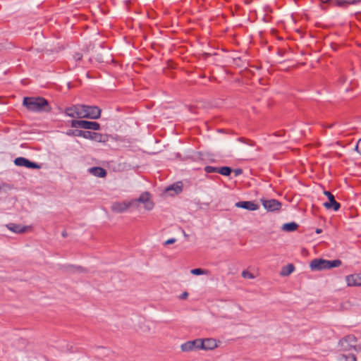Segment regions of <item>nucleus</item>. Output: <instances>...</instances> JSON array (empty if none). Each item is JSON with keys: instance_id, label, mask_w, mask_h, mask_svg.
Wrapping results in <instances>:
<instances>
[{"instance_id": "obj_13", "label": "nucleus", "mask_w": 361, "mask_h": 361, "mask_svg": "<svg viewBox=\"0 0 361 361\" xmlns=\"http://www.w3.org/2000/svg\"><path fill=\"white\" fill-rule=\"evenodd\" d=\"M130 206H132V202H114L111 205V210L116 213H123L126 212Z\"/></svg>"}, {"instance_id": "obj_22", "label": "nucleus", "mask_w": 361, "mask_h": 361, "mask_svg": "<svg viewBox=\"0 0 361 361\" xmlns=\"http://www.w3.org/2000/svg\"><path fill=\"white\" fill-rule=\"evenodd\" d=\"M203 343H204V348H201V349H203V350H212L216 346V344L215 343V341L213 339L203 340Z\"/></svg>"}, {"instance_id": "obj_7", "label": "nucleus", "mask_w": 361, "mask_h": 361, "mask_svg": "<svg viewBox=\"0 0 361 361\" xmlns=\"http://www.w3.org/2000/svg\"><path fill=\"white\" fill-rule=\"evenodd\" d=\"M84 138L91 140L97 142L105 143L109 141V136L107 134H102L96 132L85 130Z\"/></svg>"}, {"instance_id": "obj_9", "label": "nucleus", "mask_w": 361, "mask_h": 361, "mask_svg": "<svg viewBox=\"0 0 361 361\" xmlns=\"http://www.w3.org/2000/svg\"><path fill=\"white\" fill-rule=\"evenodd\" d=\"M262 202L264 209L268 212L279 211L281 207V203L275 199L262 200Z\"/></svg>"}, {"instance_id": "obj_32", "label": "nucleus", "mask_w": 361, "mask_h": 361, "mask_svg": "<svg viewBox=\"0 0 361 361\" xmlns=\"http://www.w3.org/2000/svg\"><path fill=\"white\" fill-rule=\"evenodd\" d=\"M188 295V293L187 292H184V293H183L180 295V297H179V298H180V299H181V300H185V299H186V298H187Z\"/></svg>"}, {"instance_id": "obj_20", "label": "nucleus", "mask_w": 361, "mask_h": 361, "mask_svg": "<svg viewBox=\"0 0 361 361\" xmlns=\"http://www.w3.org/2000/svg\"><path fill=\"white\" fill-rule=\"evenodd\" d=\"M298 228V225L295 222H289L284 224L282 226V229L286 232H292L295 231Z\"/></svg>"}, {"instance_id": "obj_11", "label": "nucleus", "mask_w": 361, "mask_h": 361, "mask_svg": "<svg viewBox=\"0 0 361 361\" xmlns=\"http://www.w3.org/2000/svg\"><path fill=\"white\" fill-rule=\"evenodd\" d=\"M324 4H329L333 6L339 7H347L349 5H355L360 2L361 0H322Z\"/></svg>"}, {"instance_id": "obj_17", "label": "nucleus", "mask_w": 361, "mask_h": 361, "mask_svg": "<svg viewBox=\"0 0 361 361\" xmlns=\"http://www.w3.org/2000/svg\"><path fill=\"white\" fill-rule=\"evenodd\" d=\"M89 172L96 177L104 178L106 176V171L99 166L91 167L89 169Z\"/></svg>"}, {"instance_id": "obj_30", "label": "nucleus", "mask_w": 361, "mask_h": 361, "mask_svg": "<svg viewBox=\"0 0 361 361\" xmlns=\"http://www.w3.org/2000/svg\"><path fill=\"white\" fill-rule=\"evenodd\" d=\"M73 58L74 59L78 61H80L82 58V54L80 53H75L74 55H73Z\"/></svg>"}, {"instance_id": "obj_24", "label": "nucleus", "mask_w": 361, "mask_h": 361, "mask_svg": "<svg viewBox=\"0 0 361 361\" xmlns=\"http://www.w3.org/2000/svg\"><path fill=\"white\" fill-rule=\"evenodd\" d=\"M231 172L232 169L228 166H222L218 168V173L225 176H230Z\"/></svg>"}, {"instance_id": "obj_29", "label": "nucleus", "mask_w": 361, "mask_h": 361, "mask_svg": "<svg viewBox=\"0 0 361 361\" xmlns=\"http://www.w3.org/2000/svg\"><path fill=\"white\" fill-rule=\"evenodd\" d=\"M355 150L361 155V138L358 140L355 146Z\"/></svg>"}, {"instance_id": "obj_19", "label": "nucleus", "mask_w": 361, "mask_h": 361, "mask_svg": "<svg viewBox=\"0 0 361 361\" xmlns=\"http://www.w3.org/2000/svg\"><path fill=\"white\" fill-rule=\"evenodd\" d=\"M338 361H357L356 356L353 353H342L338 355Z\"/></svg>"}, {"instance_id": "obj_36", "label": "nucleus", "mask_w": 361, "mask_h": 361, "mask_svg": "<svg viewBox=\"0 0 361 361\" xmlns=\"http://www.w3.org/2000/svg\"><path fill=\"white\" fill-rule=\"evenodd\" d=\"M62 236L63 237H66L67 236V233H66V231L62 232Z\"/></svg>"}, {"instance_id": "obj_31", "label": "nucleus", "mask_w": 361, "mask_h": 361, "mask_svg": "<svg viewBox=\"0 0 361 361\" xmlns=\"http://www.w3.org/2000/svg\"><path fill=\"white\" fill-rule=\"evenodd\" d=\"M176 241V238H170V239L167 240L166 241H165L164 245H167L173 244Z\"/></svg>"}, {"instance_id": "obj_4", "label": "nucleus", "mask_w": 361, "mask_h": 361, "mask_svg": "<svg viewBox=\"0 0 361 361\" xmlns=\"http://www.w3.org/2000/svg\"><path fill=\"white\" fill-rule=\"evenodd\" d=\"M339 344L341 349L345 352L350 351L351 350L360 351L361 349V348L357 345V338L353 335L345 336L340 341Z\"/></svg>"}, {"instance_id": "obj_25", "label": "nucleus", "mask_w": 361, "mask_h": 361, "mask_svg": "<svg viewBox=\"0 0 361 361\" xmlns=\"http://www.w3.org/2000/svg\"><path fill=\"white\" fill-rule=\"evenodd\" d=\"M171 190H174L176 194H178L182 191V187L178 185H171L169 186L166 189V190L168 191Z\"/></svg>"}, {"instance_id": "obj_2", "label": "nucleus", "mask_w": 361, "mask_h": 361, "mask_svg": "<svg viewBox=\"0 0 361 361\" xmlns=\"http://www.w3.org/2000/svg\"><path fill=\"white\" fill-rule=\"evenodd\" d=\"M341 264L340 259L326 260L324 259H314L310 262V268L312 271H322L337 267Z\"/></svg>"}, {"instance_id": "obj_21", "label": "nucleus", "mask_w": 361, "mask_h": 361, "mask_svg": "<svg viewBox=\"0 0 361 361\" xmlns=\"http://www.w3.org/2000/svg\"><path fill=\"white\" fill-rule=\"evenodd\" d=\"M294 265L292 264H289L282 268L280 274L281 276H288L294 271Z\"/></svg>"}, {"instance_id": "obj_35", "label": "nucleus", "mask_w": 361, "mask_h": 361, "mask_svg": "<svg viewBox=\"0 0 361 361\" xmlns=\"http://www.w3.org/2000/svg\"><path fill=\"white\" fill-rule=\"evenodd\" d=\"M316 233H322V229H321V228H317V230H316Z\"/></svg>"}, {"instance_id": "obj_33", "label": "nucleus", "mask_w": 361, "mask_h": 361, "mask_svg": "<svg viewBox=\"0 0 361 361\" xmlns=\"http://www.w3.org/2000/svg\"><path fill=\"white\" fill-rule=\"evenodd\" d=\"M242 172H243V171H242V169H235V170L234 171V173H235V176H238V175L241 174V173H242Z\"/></svg>"}, {"instance_id": "obj_1", "label": "nucleus", "mask_w": 361, "mask_h": 361, "mask_svg": "<svg viewBox=\"0 0 361 361\" xmlns=\"http://www.w3.org/2000/svg\"><path fill=\"white\" fill-rule=\"evenodd\" d=\"M23 104L28 111L35 113L49 112L51 111L49 102L42 97H24Z\"/></svg>"}, {"instance_id": "obj_23", "label": "nucleus", "mask_w": 361, "mask_h": 361, "mask_svg": "<svg viewBox=\"0 0 361 361\" xmlns=\"http://www.w3.org/2000/svg\"><path fill=\"white\" fill-rule=\"evenodd\" d=\"M66 135L68 136H75V137H82L84 138L85 130H81L78 129L75 130H68L66 132Z\"/></svg>"}, {"instance_id": "obj_12", "label": "nucleus", "mask_w": 361, "mask_h": 361, "mask_svg": "<svg viewBox=\"0 0 361 361\" xmlns=\"http://www.w3.org/2000/svg\"><path fill=\"white\" fill-rule=\"evenodd\" d=\"M137 202L145 204V207L147 210H151L153 208V203L149 201V193L147 192L142 193L137 199L132 200V205Z\"/></svg>"}, {"instance_id": "obj_28", "label": "nucleus", "mask_w": 361, "mask_h": 361, "mask_svg": "<svg viewBox=\"0 0 361 361\" xmlns=\"http://www.w3.org/2000/svg\"><path fill=\"white\" fill-rule=\"evenodd\" d=\"M242 276L244 278H247V279H253L254 278L253 274H251L250 272L247 271H243L242 272Z\"/></svg>"}, {"instance_id": "obj_14", "label": "nucleus", "mask_w": 361, "mask_h": 361, "mask_svg": "<svg viewBox=\"0 0 361 361\" xmlns=\"http://www.w3.org/2000/svg\"><path fill=\"white\" fill-rule=\"evenodd\" d=\"M235 207L249 211H255L259 209V205L253 201H240L235 203Z\"/></svg>"}, {"instance_id": "obj_34", "label": "nucleus", "mask_w": 361, "mask_h": 361, "mask_svg": "<svg viewBox=\"0 0 361 361\" xmlns=\"http://www.w3.org/2000/svg\"><path fill=\"white\" fill-rule=\"evenodd\" d=\"M334 123H332V124H330V125H327V126H326L325 127H326V128H332V127L334 126Z\"/></svg>"}, {"instance_id": "obj_6", "label": "nucleus", "mask_w": 361, "mask_h": 361, "mask_svg": "<svg viewBox=\"0 0 361 361\" xmlns=\"http://www.w3.org/2000/svg\"><path fill=\"white\" fill-rule=\"evenodd\" d=\"M204 347L203 340L200 338L189 341L180 345L181 350L183 352H190L200 350Z\"/></svg>"}, {"instance_id": "obj_3", "label": "nucleus", "mask_w": 361, "mask_h": 361, "mask_svg": "<svg viewBox=\"0 0 361 361\" xmlns=\"http://www.w3.org/2000/svg\"><path fill=\"white\" fill-rule=\"evenodd\" d=\"M80 118L97 119L101 116L102 110L97 106L80 104Z\"/></svg>"}, {"instance_id": "obj_10", "label": "nucleus", "mask_w": 361, "mask_h": 361, "mask_svg": "<svg viewBox=\"0 0 361 361\" xmlns=\"http://www.w3.org/2000/svg\"><path fill=\"white\" fill-rule=\"evenodd\" d=\"M14 164L18 166H24L27 169H40V166L38 164L32 162L29 159L22 157L16 158L14 160Z\"/></svg>"}, {"instance_id": "obj_26", "label": "nucleus", "mask_w": 361, "mask_h": 361, "mask_svg": "<svg viewBox=\"0 0 361 361\" xmlns=\"http://www.w3.org/2000/svg\"><path fill=\"white\" fill-rule=\"evenodd\" d=\"M191 274L193 275H202L207 273V270L202 269H193L190 271Z\"/></svg>"}, {"instance_id": "obj_15", "label": "nucleus", "mask_w": 361, "mask_h": 361, "mask_svg": "<svg viewBox=\"0 0 361 361\" xmlns=\"http://www.w3.org/2000/svg\"><path fill=\"white\" fill-rule=\"evenodd\" d=\"M347 285L348 286H360L361 276L358 274H351L345 278Z\"/></svg>"}, {"instance_id": "obj_16", "label": "nucleus", "mask_w": 361, "mask_h": 361, "mask_svg": "<svg viewBox=\"0 0 361 361\" xmlns=\"http://www.w3.org/2000/svg\"><path fill=\"white\" fill-rule=\"evenodd\" d=\"M80 110V104H77V105H74L73 106L66 108L65 110V114L69 117H72V118L77 117V118H80V115H79Z\"/></svg>"}, {"instance_id": "obj_27", "label": "nucleus", "mask_w": 361, "mask_h": 361, "mask_svg": "<svg viewBox=\"0 0 361 361\" xmlns=\"http://www.w3.org/2000/svg\"><path fill=\"white\" fill-rule=\"evenodd\" d=\"M218 168L212 166H207L204 167V171L207 173H218Z\"/></svg>"}, {"instance_id": "obj_18", "label": "nucleus", "mask_w": 361, "mask_h": 361, "mask_svg": "<svg viewBox=\"0 0 361 361\" xmlns=\"http://www.w3.org/2000/svg\"><path fill=\"white\" fill-rule=\"evenodd\" d=\"M6 227L10 231L16 233H23L27 230V226H23L20 224L10 223L6 225Z\"/></svg>"}, {"instance_id": "obj_5", "label": "nucleus", "mask_w": 361, "mask_h": 361, "mask_svg": "<svg viewBox=\"0 0 361 361\" xmlns=\"http://www.w3.org/2000/svg\"><path fill=\"white\" fill-rule=\"evenodd\" d=\"M71 126L72 128L86 130H99L100 129V124L99 123L85 120H72Z\"/></svg>"}, {"instance_id": "obj_8", "label": "nucleus", "mask_w": 361, "mask_h": 361, "mask_svg": "<svg viewBox=\"0 0 361 361\" xmlns=\"http://www.w3.org/2000/svg\"><path fill=\"white\" fill-rule=\"evenodd\" d=\"M324 194L328 197L329 201L323 204L324 207L327 209H333L338 211L341 207V204L335 200L334 195L329 191H324Z\"/></svg>"}, {"instance_id": "obj_37", "label": "nucleus", "mask_w": 361, "mask_h": 361, "mask_svg": "<svg viewBox=\"0 0 361 361\" xmlns=\"http://www.w3.org/2000/svg\"><path fill=\"white\" fill-rule=\"evenodd\" d=\"M345 82V78H343V79H341V82H342V83H343V82Z\"/></svg>"}]
</instances>
